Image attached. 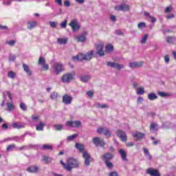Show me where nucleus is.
<instances>
[{"label":"nucleus","instance_id":"nucleus-1","mask_svg":"<svg viewBox=\"0 0 176 176\" xmlns=\"http://www.w3.org/2000/svg\"><path fill=\"white\" fill-rule=\"evenodd\" d=\"M94 56V51L91 50L85 54H80L76 56L72 57L73 61H90Z\"/></svg>","mask_w":176,"mask_h":176},{"label":"nucleus","instance_id":"nucleus-2","mask_svg":"<svg viewBox=\"0 0 176 176\" xmlns=\"http://www.w3.org/2000/svg\"><path fill=\"white\" fill-rule=\"evenodd\" d=\"M79 167V161L74 157L67 159V171H72V168H78Z\"/></svg>","mask_w":176,"mask_h":176},{"label":"nucleus","instance_id":"nucleus-3","mask_svg":"<svg viewBox=\"0 0 176 176\" xmlns=\"http://www.w3.org/2000/svg\"><path fill=\"white\" fill-rule=\"evenodd\" d=\"M97 133H98V134H102V133H103L104 135H105L107 138H111V137H112V132L107 127L98 128Z\"/></svg>","mask_w":176,"mask_h":176},{"label":"nucleus","instance_id":"nucleus-4","mask_svg":"<svg viewBox=\"0 0 176 176\" xmlns=\"http://www.w3.org/2000/svg\"><path fill=\"white\" fill-rule=\"evenodd\" d=\"M92 142L96 145V146H101V148H104L107 144L104 139L98 137L94 138Z\"/></svg>","mask_w":176,"mask_h":176},{"label":"nucleus","instance_id":"nucleus-5","mask_svg":"<svg viewBox=\"0 0 176 176\" xmlns=\"http://www.w3.org/2000/svg\"><path fill=\"white\" fill-rule=\"evenodd\" d=\"M74 76H75V73L65 74L62 76L61 82L63 83H69L74 79Z\"/></svg>","mask_w":176,"mask_h":176},{"label":"nucleus","instance_id":"nucleus-6","mask_svg":"<svg viewBox=\"0 0 176 176\" xmlns=\"http://www.w3.org/2000/svg\"><path fill=\"white\" fill-rule=\"evenodd\" d=\"M69 25L71 27L73 32H76V31H79V30H80V25L76 19L72 20Z\"/></svg>","mask_w":176,"mask_h":176},{"label":"nucleus","instance_id":"nucleus-7","mask_svg":"<svg viewBox=\"0 0 176 176\" xmlns=\"http://www.w3.org/2000/svg\"><path fill=\"white\" fill-rule=\"evenodd\" d=\"M82 157L85 159L84 164L86 167H89L90 166V163L91 162V156L90 155V153L87 151H84L82 153Z\"/></svg>","mask_w":176,"mask_h":176},{"label":"nucleus","instance_id":"nucleus-8","mask_svg":"<svg viewBox=\"0 0 176 176\" xmlns=\"http://www.w3.org/2000/svg\"><path fill=\"white\" fill-rule=\"evenodd\" d=\"M96 54L100 56V57H104L105 56V53L104 52V44L98 43L96 45Z\"/></svg>","mask_w":176,"mask_h":176},{"label":"nucleus","instance_id":"nucleus-9","mask_svg":"<svg viewBox=\"0 0 176 176\" xmlns=\"http://www.w3.org/2000/svg\"><path fill=\"white\" fill-rule=\"evenodd\" d=\"M66 126L67 127H74L76 129H79L82 126V122L80 121H67L66 122Z\"/></svg>","mask_w":176,"mask_h":176},{"label":"nucleus","instance_id":"nucleus-10","mask_svg":"<svg viewBox=\"0 0 176 176\" xmlns=\"http://www.w3.org/2000/svg\"><path fill=\"white\" fill-rule=\"evenodd\" d=\"M72 100H74V98H72V96L68 94H65L63 96L62 102H63V104H65V105H69L70 104L72 103Z\"/></svg>","mask_w":176,"mask_h":176},{"label":"nucleus","instance_id":"nucleus-11","mask_svg":"<svg viewBox=\"0 0 176 176\" xmlns=\"http://www.w3.org/2000/svg\"><path fill=\"white\" fill-rule=\"evenodd\" d=\"M107 65L111 68H116L118 71H120L122 69L124 68V65H120L113 62H107Z\"/></svg>","mask_w":176,"mask_h":176},{"label":"nucleus","instance_id":"nucleus-12","mask_svg":"<svg viewBox=\"0 0 176 176\" xmlns=\"http://www.w3.org/2000/svg\"><path fill=\"white\" fill-rule=\"evenodd\" d=\"M116 134L119 138H120L121 141H123L125 142V141H127V135H126V132L120 130H118L116 132Z\"/></svg>","mask_w":176,"mask_h":176},{"label":"nucleus","instance_id":"nucleus-13","mask_svg":"<svg viewBox=\"0 0 176 176\" xmlns=\"http://www.w3.org/2000/svg\"><path fill=\"white\" fill-rule=\"evenodd\" d=\"M101 159L103 162H109L113 159V154L111 153H105L101 155Z\"/></svg>","mask_w":176,"mask_h":176},{"label":"nucleus","instance_id":"nucleus-14","mask_svg":"<svg viewBox=\"0 0 176 176\" xmlns=\"http://www.w3.org/2000/svg\"><path fill=\"white\" fill-rule=\"evenodd\" d=\"M54 71L55 74L58 75L60 72H63V64L60 63H56L54 65Z\"/></svg>","mask_w":176,"mask_h":176},{"label":"nucleus","instance_id":"nucleus-15","mask_svg":"<svg viewBox=\"0 0 176 176\" xmlns=\"http://www.w3.org/2000/svg\"><path fill=\"white\" fill-rule=\"evenodd\" d=\"M144 66V62H131L129 63L130 68H141Z\"/></svg>","mask_w":176,"mask_h":176},{"label":"nucleus","instance_id":"nucleus-16","mask_svg":"<svg viewBox=\"0 0 176 176\" xmlns=\"http://www.w3.org/2000/svg\"><path fill=\"white\" fill-rule=\"evenodd\" d=\"M115 9L118 11L127 12L130 8L128 5L121 4L120 6H116Z\"/></svg>","mask_w":176,"mask_h":176},{"label":"nucleus","instance_id":"nucleus-17","mask_svg":"<svg viewBox=\"0 0 176 176\" xmlns=\"http://www.w3.org/2000/svg\"><path fill=\"white\" fill-rule=\"evenodd\" d=\"M147 174H149V175L151 176H160V173H159V170L152 169V168H148L146 170Z\"/></svg>","mask_w":176,"mask_h":176},{"label":"nucleus","instance_id":"nucleus-18","mask_svg":"<svg viewBox=\"0 0 176 176\" xmlns=\"http://www.w3.org/2000/svg\"><path fill=\"white\" fill-rule=\"evenodd\" d=\"M132 137H133V138H136V140H142V138L145 137V134L136 131L132 134Z\"/></svg>","mask_w":176,"mask_h":176},{"label":"nucleus","instance_id":"nucleus-19","mask_svg":"<svg viewBox=\"0 0 176 176\" xmlns=\"http://www.w3.org/2000/svg\"><path fill=\"white\" fill-rule=\"evenodd\" d=\"M118 153H120L122 160L124 162H127V153L123 149H120Z\"/></svg>","mask_w":176,"mask_h":176},{"label":"nucleus","instance_id":"nucleus-20","mask_svg":"<svg viewBox=\"0 0 176 176\" xmlns=\"http://www.w3.org/2000/svg\"><path fill=\"white\" fill-rule=\"evenodd\" d=\"M86 35H87V32H85L81 35L76 37L78 42H86Z\"/></svg>","mask_w":176,"mask_h":176},{"label":"nucleus","instance_id":"nucleus-21","mask_svg":"<svg viewBox=\"0 0 176 176\" xmlns=\"http://www.w3.org/2000/svg\"><path fill=\"white\" fill-rule=\"evenodd\" d=\"M37 23L36 21H29L28 22V30H33V28H35L36 27Z\"/></svg>","mask_w":176,"mask_h":176},{"label":"nucleus","instance_id":"nucleus-22","mask_svg":"<svg viewBox=\"0 0 176 176\" xmlns=\"http://www.w3.org/2000/svg\"><path fill=\"white\" fill-rule=\"evenodd\" d=\"M38 168L36 166H32L27 168V171H28V173H38Z\"/></svg>","mask_w":176,"mask_h":176},{"label":"nucleus","instance_id":"nucleus-23","mask_svg":"<svg viewBox=\"0 0 176 176\" xmlns=\"http://www.w3.org/2000/svg\"><path fill=\"white\" fill-rule=\"evenodd\" d=\"M23 68L25 72H26V74L28 75V76H31L32 73L31 72V70L30 69V67H28V65L23 63Z\"/></svg>","mask_w":176,"mask_h":176},{"label":"nucleus","instance_id":"nucleus-24","mask_svg":"<svg viewBox=\"0 0 176 176\" xmlns=\"http://www.w3.org/2000/svg\"><path fill=\"white\" fill-rule=\"evenodd\" d=\"M57 42L59 43V45H67L68 43V38H59L57 39Z\"/></svg>","mask_w":176,"mask_h":176},{"label":"nucleus","instance_id":"nucleus-25","mask_svg":"<svg viewBox=\"0 0 176 176\" xmlns=\"http://www.w3.org/2000/svg\"><path fill=\"white\" fill-rule=\"evenodd\" d=\"M166 42L167 43H170L171 45H173V43H174V42H175V36H168L166 37Z\"/></svg>","mask_w":176,"mask_h":176},{"label":"nucleus","instance_id":"nucleus-26","mask_svg":"<svg viewBox=\"0 0 176 176\" xmlns=\"http://www.w3.org/2000/svg\"><path fill=\"white\" fill-rule=\"evenodd\" d=\"M148 98L150 101H153V100H157V96L155 93H151L148 94Z\"/></svg>","mask_w":176,"mask_h":176},{"label":"nucleus","instance_id":"nucleus-27","mask_svg":"<svg viewBox=\"0 0 176 176\" xmlns=\"http://www.w3.org/2000/svg\"><path fill=\"white\" fill-rule=\"evenodd\" d=\"M75 146L80 152H82L85 150V145L80 143H76Z\"/></svg>","mask_w":176,"mask_h":176},{"label":"nucleus","instance_id":"nucleus-28","mask_svg":"<svg viewBox=\"0 0 176 176\" xmlns=\"http://www.w3.org/2000/svg\"><path fill=\"white\" fill-rule=\"evenodd\" d=\"M43 127H45V124H43V122H39L36 126V130H37V131H43Z\"/></svg>","mask_w":176,"mask_h":176},{"label":"nucleus","instance_id":"nucleus-29","mask_svg":"<svg viewBox=\"0 0 176 176\" xmlns=\"http://www.w3.org/2000/svg\"><path fill=\"white\" fill-rule=\"evenodd\" d=\"M12 127L14 129H23L25 127V124H19L17 122H14L12 124Z\"/></svg>","mask_w":176,"mask_h":176},{"label":"nucleus","instance_id":"nucleus-30","mask_svg":"<svg viewBox=\"0 0 176 176\" xmlns=\"http://www.w3.org/2000/svg\"><path fill=\"white\" fill-rule=\"evenodd\" d=\"M42 149H43V151H53V146L49 144H44L42 146Z\"/></svg>","mask_w":176,"mask_h":176},{"label":"nucleus","instance_id":"nucleus-31","mask_svg":"<svg viewBox=\"0 0 176 176\" xmlns=\"http://www.w3.org/2000/svg\"><path fill=\"white\" fill-rule=\"evenodd\" d=\"M90 76H82L80 77L81 82L86 83V82H89L90 80Z\"/></svg>","mask_w":176,"mask_h":176},{"label":"nucleus","instance_id":"nucleus-32","mask_svg":"<svg viewBox=\"0 0 176 176\" xmlns=\"http://www.w3.org/2000/svg\"><path fill=\"white\" fill-rule=\"evenodd\" d=\"M144 93L145 89H144V87H141L137 88V94H138L139 96H142V94H144Z\"/></svg>","mask_w":176,"mask_h":176},{"label":"nucleus","instance_id":"nucleus-33","mask_svg":"<svg viewBox=\"0 0 176 176\" xmlns=\"http://www.w3.org/2000/svg\"><path fill=\"white\" fill-rule=\"evenodd\" d=\"M8 96L9 99L10 100V101H13V98L12 97V94L10 91H6L3 94V96L4 100L6 98V95Z\"/></svg>","mask_w":176,"mask_h":176},{"label":"nucleus","instance_id":"nucleus-34","mask_svg":"<svg viewBox=\"0 0 176 176\" xmlns=\"http://www.w3.org/2000/svg\"><path fill=\"white\" fill-rule=\"evenodd\" d=\"M7 108L9 112H12V111L14 109V106L12 104V102H7Z\"/></svg>","mask_w":176,"mask_h":176},{"label":"nucleus","instance_id":"nucleus-35","mask_svg":"<svg viewBox=\"0 0 176 176\" xmlns=\"http://www.w3.org/2000/svg\"><path fill=\"white\" fill-rule=\"evenodd\" d=\"M50 98H51V100H56L57 98H58V94L57 92H52L50 94Z\"/></svg>","mask_w":176,"mask_h":176},{"label":"nucleus","instance_id":"nucleus-36","mask_svg":"<svg viewBox=\"0 0 176 176\" xmlns=\"http://www.w3.org/2000/svg\"><path fill=\"white\" fill-rule=\"evenodd\" d=\"M113 51V45L109 44L106 46V52L107 53H109Z\"/></svg>","mask_w":176,"mask_h":176},{"label":"nucleus","instance_id":"nucleus-37","mask_svg":"<svg viewBox=\"0 0 176 176\" xmlns=\"http://www.w3.org/2000/svg\"><path fill=\"white\" fill-rule=\"evenodd\" d=\"M148 36H149V35H148V34H144L143 36V37L142 38V40L140 41L142 45L146 43V41L148 40Z\"/></svg>","mask_w":176,"mask_h":176},{"label":"nucleus","instance_id":"nucleus-38","mask_svg":"<svg viewBox=\"0 0 176 176\" xmlns=\"http://www.w3.org/2000/svg\"><path fill=\"white\" fill-rule=\"evenodd\" d=\"M43 158L44 162H45V163L47 164H49V163H50L52 162V158L50 157L43 155Z\"/></svg>","mask_w":176,"mask_h":176},{"label":"nucleus","instance_id":"nucleus-39","mask_svg":"<svg viewBox=\"0 0 176 176\" xmlns=\"http://www.w3.org/2000/svg\"><path fill=\"white\" fill-rule=\"evenodd\" d=\"M54 127L57 130V131H61L64 126H63V124H55Z\"/></svg>","mask_w":176,"mask_h":176},{"label":"nucleus","instance_id":"nucleus-40","mask_svg":"<svg viewBox=\"0 0 176 176\" xmlns=\"http://www.w3.org/2000/svg\"><path fill=\"white\" fill-rule=\"evenodd\" d=\"M104 163H105L107 168H113V164H112V162H111V161H106V162H104Z\"/></svg>","mask_w":176,"mask_h":176},{"label":"nucleus","instance_id":"nucleus-41","mask_svg":"<svg viewBox=\"0 0 176 176\" xmlns=\"http://www.w3.org/2000/svg\"><path fill=\"white\" fill-rule=\"evenodd\" d=\"M45 63H46L45 58H43L42 56L40 57L38 59V65H43L45 64Z\"/></svg>","mask_w":176,"mask_h":176},{"label":"nucleus","instance_id":"nucleus-42","mask_svg":"<svg viewBox=\"0 0 176 176\" xmlns=\"http://www.w3.org/2000/svg\"><path fill=\"white\" fill-rule=\"evenodd\" d=\"M8 78H11V79H14L16 78V73L14 72H9L8 74Z\"/></svg>","mask_w":176,"mask_h":176},{"label":"nucleus","instance_id":"nucleus-43","mask_svg":"<svg viewBox=\"0 0 176 176\" xmlns=\"http://www.w3.org/2000/svg\"><path fill=\"white\" fill-rule=\"evenodd\" d=\"M8 60H9V61H12V62L16 61V55H14L13 54H10Z\"/></svg>","mask_w":176,"mask_h":176},{"label":"nucleus","instance_id":"nucleus-44","mask_svg":"<svg viewBox=\"0 0 176 176\" xmlns=\"http://www.w3.org/2000/svg\"><path fill=\"white\" fill-rule=\"evenodd\" d=\"M157 94H158V96H160V97H168L170 96V94H166L163 91H158Z\"/></svg>","mask_w":176,"mask_h":176},{"label":"nucleus","instance_id":"nucleus-45","mask_svg":"<svg viewBox=\"0 0 176 176\" xmlns=\"http://www.w3.org/2000/svg\"><path fill=\"white\" fill-rule=\"evenodd\" d=\"M138 27L141 30V28H145L146 27V24L144 22L139 23L138 24Z\"/></svg>","mask_w":176,"mask_h":176},{"label":"nucleus","instance_id":"nucleus-46","mask_svg":"<svg viewBox=\"0 0 176 176\" xmlns=\"http://www.w3.org/2000/svg\"><path fill=\"white\" fill-rule=\"evenodd\" d=\"M76 137H78V134L70 135L67 138V141H74V138H76Z\"/></svg>","mask_w":176,"mask_h":176},{"label":"nucleus","instance_id":"nucleus-47","mask_svg":"<svg viewBox=\"0 0 176 176\" xmlns=\"http://www.w3.org/2000/svg\"><path fill=\"white\" fill-rule=\"evenodd\" d=\"M19 107L22 111H26L27 110V105L24 104L23 102H21L19 104Z\"/></svg>","mask_w":176,"mask_h":176},{"label":"nucleus","instance_id":"nucleus-48","mask_svg":"<svg viewBox=\"0 0 176 176\" xmlns=\"http://www.w3.org/2000/svg\"><path fill=\"white\" fill-rule=\"evenodd\" d=\"M67 23H68V21L65 20L63 23H60V27H62V28H67Z\"/></svg>","mask_w":176,"mask_h":176},{"label":"nucleus","instance_id":"nucleus-49","mask_svg":"<svg viewBox=\"0 0 176 176\" xmlns=\"http://www.w3.org/2000/svg\"><path fill=\"white\" fill-rule=\"evenodd\" d=\"M50 25L52 28H56L57 27V23L56 22H53V21H50Z\"/></svg>","mask_w":176,"mask_h":176},{"label":"nucleus","instance_id":"nucleus-50","mask_svg":"<svg viewBox=\"0 0 176 176\" xmlns=\"http://www.w3.org/2000/svg\"><path fill=\"white\" fill-rule=\"evenodd\" d=\"M157 127V124L151 123L150 126V130H155Z\"/></svg>","mask_w":176,"mask_h":176},{"label":"nucleus","instance_id":"nucleus-51","mask_svg":"<svg viewBox=\"0 0 176 176\" xmlns=\"http://www.w3.org/2000/svg\"><path fill=\"white\" fill-rule=\"evenodd\" d=\"M64 5L66 8H69V6H71V2H69L68 0H66L64 2Z\"/></svg>","mask_w":176,"mask_h":176},{"label":"nucleus","instance_id":"nucleus-52","mask_svg":"<svg viewBox=\"0 0 176 176\" xmlns=\"http://www.w3.org/2000/svg\"><path fill=\"white\" fill-rule=\"evenodd\" d=\"M173 10L172 6L166 7L165 9V13H170V11Z\"/></svg>","mask_w":176,"mask_h":176},{"label":"nucleus","instance_id":"nucleus-53","mask_svg":"<svg viewBox=\"0 0 176 176\" xmlns=\"http://www.w3.org/2000/svg\"><path fill=\"white\" fill-rule=\"evenodd\" d=\"M109 176H119V174L116 171L111 172Z\"/></svg>","mask_w":176,"mask_h":176},{"label":"nucleus","instance_id":"nucleus-54","mask_svg":"<svg viewBox=\"0 0 176 176\" xmlns=\"http://www.w3.org/2000/svg\"><path fill=\"white\" fill-rule=\"evenodd\" d=\"M41 66L43 67V69H45V71H48V69H49V65L44 63Z\"/></svg>","mask_w":176,"mask_h":176},{"label":"nucleus","instance_id":"nucleus-55","mask_svg":"<svg viewBox=\"0 0 176 176\" xmlns=\"http://www.w3.org/2000/svg\"><path fill=\"white\" fill-rule=\"evenodd\" d=\"M174 17H175V15H174V14H170L166 16V19H168V20H170V19H174Z\"/></svg>","mask_w":176,"mask_h":176},{"label":"nucleus","instance_id":"nucleus-56","mask_svg":"<svg viewBox=\"0 0 176 176\" xmlns=\"http://www.w3.org/2000/svg\"><path fill=\"white\" fill-rule=\"evenodd\" d=\"M15 146L14 144H10L7 147V151H10L11 149H13V148H15Z\"/></svg>","mask_w":176,"mask_h":176},{"label":"nucleus","instance_id":"nucleus-57","mask_svg":"<svg viewBox=\"0 0 176 176\" xmlns=\"http://www.w3.org/2000/svg\"><path fill=\"white\" fill-rule=\"evenodd\" d=\"M143 152H144L145 156H146V155L149 154V150H148V148H143Z\"/></svg>","mask_w":176,"mask_h":176},{"label":"nucleus","instance_id":"nucleus-58","mask_svg":"<svg viewBox=\"0 0 176 176\" xmlns=\"http://www.w3.org/2000/svg\"><path fill=\"white\" fill-rule=\"evenodd\" d=\"M165 63L168 64V63H170V57H168V55H166L164 57Z\"/></svg>","mask_w":176,"mask_h":176},{"label":"nucleus","instance_id":"nucleus-59","mask_svg":"<svg viewBox=\"0 0 176 176\" xmlns=\"http://www.w3.org/2000/svg\"><path fill=\"white\" fill-rule=\"evenodd\" d=\"M56 3L59 5V6H63V1L62 0H55Z\"/></svg>","mask_w":176,"mask_h":176},{"label":"nucleus","instance_id":"nucleus-60","mask_svg":"<svg viewBox=\"0 0 176 176\" xmlns=\"http://www.w3.org/2000/svg\"><path fill=\"white\" fill-rule=\"evenodd\" d=\"M14 43H16L15 41H10L8 42V44L10 45V46H14Z\"/></svg>","mask_w":176,"mask_h":176},{"label":"nucleus","instance_id":"nucleus-61","mask_svg":"<svg viewBox=\"0 0 176 176\" xmlns=\"http://www.w3.org/2000/svg\"><path fill=\"white\" fill-rule=\"evenodd\" d=\"M12 3L11 1H3V4H4L6 6H9Z\"/></svg>","mask_w":176,"mask_h":176},{"label":"nucleus","instance_id":"nucleus-62","mask_svg":"<svg viewBox=\"0 0 176 176\" xmlns=\"http://www.w3.org/2000/svg\"><path fill=\"white\" fill-rule=\"evenodd\" d=\"M142 101H144V98L142 97H139L138 98V104H142Z\"/></svg>","mask_w":176,"mask_h":176},{"label":"nucleus","instance_id":"nucleus-63","mask_svg":"<svg viewBox=\"0 0 176 176\" xmlns=\"http://www.w3.org/2000/svg\"><path fill=\"white\" fill-rule=\"evenodd\" d=\"M60 164H62V166H63L64 168H65V170H67V162L65 164V163H64V162H63V160H60Z\"/></svg>","mask_w":176,"mask_h":176},{"label":"nucleus","instance_id":"nucleus-64","mask_svg":"<svg viewBox=\"0 0 176 176\" xmlns=\"http://www.w3.org/2000/svg\"><path fill=\"white\" fill-rule=\"evenodd\" d=\"M126 146H129V147H130V146H134V142H131L126 143Z\"/></svg>","mask_w":176,"mask_h":176}]
</instances>
